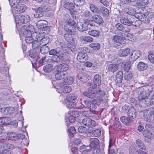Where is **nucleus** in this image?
Here are the masks:
<instances>
[{
    "label": "nucleus",
    "instance_id": "obj_1",
    "mask_svg": "<svg viewBox=\"0 0 154 154\" xmlns=\"http://www.w3.org/2000/svg\"><path fill=\"white\" fill-rule=\"evenodd\" d=\"M120 21L122 24L128 26L133 25L138 27L141 24V21L138 19L137 16L133 15H129L127 18L123 17L120 19Z\"/></svg>",
    "mask_w": 154,
    "mask_h": 154
},
{
    "label": "nucleus",
    "instance_id": "obj_2",
    "mask_svg": "<svg viewBox=\"0 0 154 154\" xmlns=\"http://www.w3.org/2000/svg\"><path fill=\"white\" fill-rule=\"evenodd\" d=\"M68 24L64 26L65 30L70 35H74L76 33L75 27L77 24L75 21L69 19L68 20Z\"/></svg>",
    "mask_w": 154,
    "mask_h": 154
},
{
    "label": "nucleus",
    "instance_id": "obj_3",
    "mask_svg": "<svg viewBox=\"0 0 154 154\" xmlns=\"http://www.w3.org/2000/svg\"><path fill=\"white\" fill-rule=\"evenodd\" d=\"M152 91V89L151 86L148 85L140 88L138 92V100L147 97L149 94V92Z\"/></svg>",
    "mask_w": 154,
    "mask_h": 154
},
{
    "label": "nucleus",
    "instance_id": "obj_4",
    "mask_svg": "<svg viewBox=\"0 0 154 154\" xmlns=\"http://www.w3.org/2000/svg\"><path fill=\"white\" fill-rule=\"evenodd\" d=\"M16 23H27L30 20V17L27 14L19 15L14 17Z\"/></svg>",
    "mask_w": 154,
    "mask_h": 154
},
{
    "label": "nucleus",
    "instance_id": "obj_5",
    "mask_svg": "<svg viewBox=\"0 0 154 154\" xmlns=\"http://www.w3.org/2000/svg\"><path fill=\"white\" fill-rule=\"evenodd\" d=\"M33 26L30 24L24 25L21 27L20 32L23 35L31 36V32L33 29Z\"/></svg>",
    "mask_w": 154,
    "mask_h": 154
},
{
    "label": "nucleus",
    "instance_id": "obj_6",
    "mask_svg": "<svg viewBox=\"0 0 154 154\" xmlns=\"http://www.w3.org/2000/svg\"><path fill=\"white\" fill-rule=\"evenodd\" d=\"M35 13L34 14V17L38 18L42 17L44 15L43 12L47 11V8L45 6H42L33 9Z\"/></svg>",
    "mask_w": 154,
    "mask_h": 154
},
{
    "label": "nucleus",
    "instance_id": "obj_7",
    "mask_svg": "<svg viewBox=\"0 0 154 154\" xmlns=\"http://www.w3.org/2000/svg\"><path fill=\"white\" fill-rule=\"evenodd\" d=\"M88 49L86 48H83V52H79L77 57V60L80 62H85L88 58V57L87 54L84 52V50L86 51Z\"/></svg>",
    "mask_w": 154,
    "mask_h": 154
},
{
    "label": "nucleus",
    "instance_id": "obj_8",
    "mask_svg": "<svg viewBox=\"0 0 154 154\" xmlns=\"http://www.w3.org/2000/svg\"><path fill=\"white\" fill-rule=\"evenodd\" d=\"M82 104L85 108L90 109L91 110H94L97 108L96 104L94 103L91 102L84 100L81 102Z\"/></svg>",
    "mask_w": 154,
    "mask_h": 154
},
{
    "label": "nucleus",
    "instance_id": "obj_9",
    "mask_svg": "<svg viewBox=\"0 0 154 154\" xmlns=\"http://www.w3.org/2000/svg\"><path fill=\"white\" fill-rule=\"evenodd\" d=\"M82 123L84 125L88 127H92L96 125L95 122L89 118L84 119L82 120Z\"/></svg>",
    "mask_w": 154,
    "mask_h": 154
},
{
    "label": "nucleus",
    "instance_id": "obj_10",
    "mask_svg": "<svg viewBox=\"0 0 154 154\" xmlns=\"http://www.w3.org/2000/svg\"><path fill=\"white\" fill-rule=\"evenodd\" d=\"M0 147L2 149H9L10 150L13 149L14 148H20L19 146H15L13 144L7 142L5 143H1L0 146Z\"/></svg>",
    "mask_w": 154,
    "mask_h": 154
},
{
    "label": "nucleus",
    "instance_id": "obj_11",
    "mask_svg": "<svg viewBox=\"0 0 154 154\" xmlns=\"http://www.w3.org/2000/svg\"><path fill=\"white\" fill-rule=\"evenodd\" d=\"M15 8V11L16 14H20L23 13L26 9V5L23 4H18L16 6Z\"/></svg>",
    "mask_w": 154,
    "mask_h": 154
},
{
    "label": "nucleus",
    "instance_id": "obj_12",
    "mask_svg": "<svg viewBox=\"0 0 154 154\" xmlns=\"http://www.w3.org/2000/svg\"><path fill=\"white\" fill-rule=\"evenodd\" d=\"M90 142L89 146L91 148H96L98 147L99 146V141L97 138H91L89 140Z\"/></svg>",
    "mask_w": 154,
    "mask_h": 154
},
{
    "label": "nucleus",
    "instance_id": "obj_13",
    "mask_svg": "<svg viewBox=\"0 0 154 154\" xmlns=\"http://www.w3.org/2000/svg\"><path fill=\"white\" fill-rule=\"evenodd\" d=\"M140 106L143 107H145L149 106V102L151 101L150 99L146 97L138 100Z\"/></svg>",
    "mask_w": 154,
    "mask_h": 154
},
{
    "label": "nucleus",
    "instance_id": "obj_14",
    "mask_svg": "<svg viewBox=\"0 0 154 154\" xmlns=\"http://www.w3.org/2000/svg\"><path fill=\"white\" fill-rule=\"evenodd\" d=\"M140 51H136L133 52L131 55L129 59L130 62H133L136 60L140 56Z\"/></svg>",
    "mask_w": 154,
    "mask_h": 154
},
{
    "label": "nucleus",
    "instance_id": "obj_15",
    "mask_svg": "<svg viewBox=\"0 0 154 154\" xmlns=\"http://www.w3.org/2000/svg\"><path fill=\"white\" fill-rule=\"evenodd\" d=\"M69 68V66L67 64L63 63L57 66L56 69V71L63 72L66 71Z\"/></svg>",
    "mask_w": 154,
    "mask_h": 154
},
{
    "label": "nucleus",
    "instance_id": "obj_16",
    "mask_svg": "<svg viewBox=\"0 0 154 154\" xmlns=\"http://www.w3.org/2000/svg\"><path fill=\"white\" fill-rule=\"evenodd\" d=\"M143 134L145 137L150 140L154 138V135L150 131L147 129L143 131Z\"/></svg>",
    "mask_w": 154,
    "mask_h": 154
},
{
    "label": "nucleus",
    "instance_id": "obj_17",
    "mask_svg": "<svg viewBox=\"0 0 154 154\" xmlns=\"http://www.w3.org/2000/svg\"><path fill=\"white\" fill-rule=\"evenodd\" d=\"M92 18L94 22L99 25H101L103 23V21L102 17L99 15H95Z\"/></svg>",
    "mask_w": 154,
    "mask_h": 154
},
{
    "label": "nucleus",
    "instance_id": "obj_18",
    "mask_svg": "<svg viewBox=\"0 0 154 154\" xmlns=\"http://www.w3.org/2000/svg\"><path fill=\"white\" fill-rule=\"evenodd\" d=\"M119 67V65L118 63H112L108 65L107 69L108 70L114 72L118 69Z\"/></svg>",
    "mask_w": 154,
    "mask_h": 154
},
{
    "label": "nucleus",
    "instance_id": "obj_19",
    "mask_svg": "<svg viewBox=\"0 0 154 154\" xmlns=\"http://www.w3.org/2000/svg\"><path fill=\"white\" fill-rule=\"evenodd\" d=\"M74 81V79L71 76H68L64 78L62 84L63 85H70L73 83Z\"/></svg>",
    "mask_w": 154,
    "mask_h": 154
},
{
    "label": "nucleus",
    "instance_id": "obj_20",
    "mask_svg": "<svg viewBox=\"0 0 154 154\" xmlns=\"http://www.w3.org/2000/svg\"><path fill=\"white\" fill-rule=\"evenodd\" d=\"M29 55L30 57L33 59L32 61L34 63H35L38 59V53L35 51L29 52Z\"/></svg>",
    "mask_w": 154,
    "mask_h": 154
},
{
    "label": "nucleus",
    "instance_id": "obj_21",
    "mask_svg": "<svg viewBox=\"0 0 154 154\" xmlns=\"http://www.w3.org/2000/svg\"><path fill=\"white\" fill-rule=\"evenodd\" d=\"M88 26L86 21L85 20L83 24L78 25L77 28L78 30L82 32L88 29Z\"/></svg>",
    "mask_w": 154,
    "mask_h": 154
},
{
    "label": "nucleus",
    "instance_id": "obj_22",
    "mask_svg": "<svg viewBox=\"0 0 154 154\" xmlns=\"http://www.w3.org/2000/svg\"><path fill=\"white\" fill-rule=\"evenodd\" d=\"M130 49L129 48L120 50L118 52L119 55L120 57L126 56L130 54Z\"/></svg>",
    "mask_w": 154,
    "mask_h": 154
},
{
    "label": "nucleus",
    "instance_id": "obj_23",
    "mask_svg": "<svg viewBox=\"0 0 154 154\" xmlns=\"http://www.w3.org/2000/svg\"><path fill=\"white\" fill-rule=\"evenodd\" d=\"M128 116L130 118L133 119L135 118L137 116L136 111L135 109L133 106H131L130 107L129 111L128 113Z\"/></svg>",
    "mask_w": 154,
    "mask_h": 154
},
{
    "label": "nucleus",
    "instance_id": "obj_24",
    "mask_svg": "<svg viewBox=\"0 0 154 154\" xmlns=\"http://www.w3.org/2000/svg\"><path fill=\"white\" fill-rule=\"evenodd\" d=\"M8 140L17 141L19 139L18 135L15 133H10L7 134Z\"/></svg>",
    "mask_w": 154,
    "mask_h": 154
},
{
    "label": "nucleus",
    "instance_id": "obj_25",
    "mask_svg": "<svg viewBox=\"0 0 154 154\" xmlns=\"http://www.w3.org/2000/svg\"><path fill=\"white\" fill-rule=\"evenodd\" d=\"M147 68V64L143 62H139L137 65V69L139 71H144Z\"/></svg>",
    "mask_w": 154,
    "mask_h": 154
},
{
    "label": "nucleus",
    "instance_id": "obj_26",
    "mask_svg": "<svg viewBox=\"0 0 154 154\" xmlns=\"http://www.w3.org/2000/svg\"><path fill=\"white\" fill-rule=\"evenodd\" d=\"M65 75V73L58 71H56V70H55V77L57 80H60L62 79H64Z\"/></svg>",
    "mask_w": 154,
    "mask_h": 154
},
{
    "label": "nucleus",
    "instance_id": "obj_27",
    "mask_svg": "<svg viewBox=\"0 0 154 154\" xmlns=\"http://www.w3.org/2000/svg\"><path fill=\"white\" fill-rule=\"evenodd\" d=\"M80 39L81 42H91L93 39L91 36H82L80 37Z\"/></svg>",
    "mask_w": 154,
    "mask_h": 154
},
{
    "label": "nucleus",
    "instance_id": "obj_28",
    "mask_svg": "<svg viewBox=\"0 0 154 154\" xmlns=\"http://www.w3.org/2000/svg\"><path fill=\"white\" fill-rule=\"evenodd\" d=\"M46 24H48V22L44 20H41L38 21L37 23V28L41 30L45 27V26Z\"/></svg>",
    "mask_w": 154,
    "mask_h": 154
},
{
    "label": "nucleus",
    "instance_id": "obj_29",
    "mask_svg": "<svg viewBox=\"0 0 154 154\" xmlns=\"http://www.w3.org/2000/svg\"><path fill=\"white\" fill-rule=\"evenodd\" d=\"M0 109L2 112H7V113L8 114H11L13 113L14 111V108L11 107L1 108Z\"/></svg>",
    "mask_w": 154,
    "mask_h": 154
},
{
    "label": "nucleus",
    "instance_id": "obj_30",
    "mask_svg": "<svg viewBox=\"0 0 154 154\" xmlns=\"http://www.w3.org/2000/svg\"><path fill=\"white\" fill-rule=\"evenodd\" d=\"M100 75L96 74L94 76L93 82L95 85L100 86L101 84Z\"/></svg>",
    "mask_w": 154,
    "mask_h": 154
},
{
    "label": "nucleus",
    "instance_id": "obj_31",
    "mask_svg": "<svg viewBox=\"0 0 154 154\" xmlns=\"http://www.w3.org/2000/svg\"><path fill=\"white\" fill-rule=\"evenodd\" d=\"M40 42L36 40H34V41L33 42L32 44L33 49L34 50H36L37 51H38V52L39 51V50L41 48V47L40 46Z\"/></svg>",
    "mask_w": 154,
    "mask_h": 154
},
{
    "label": "nucleus",
    "instance_id": "obj_32",
    "mask_svg": "<svg viewBox=\"0 0 154 154\" xmlns=\"http://www.w3.org/2000/svg\"><path fill=\"white\" fill-rule=\"evenodd\" d=\"M53 65L51 64H48L43 67V69L45 72L49 73L54 69Z\"/></svg>",
    "mask_w": 154,
    "mask_h": 154
},
{
    "label": "nucleus",
    "instance_id": "obj_33",
    "mask_svg": "<svg viewBox=\"0 0 154 154\" xmlns=\"http://www.w3.org/2000/svg\"><path fill=\"white\" fill-rule=\"evenodd\" d=\"M77 96L74 94H69L66 97L67 102H75L77 99Z\"/></svg>",
    "mask_w": 154,
    "mask_h": 154
},
{
    "label": "nucleus",
    "instance_id": "obj_34",
    "mask_svg": "<svg viewBox=\"0 0 154 154\" xmlns=\"http://www.w3.org/2000/svg\"><path fill=\"white\" fill-rule=\"evenodd\" d=\"M63 54L62 52H61V55L57 54L52 56L51 57V59L53 61L57 63L59 62L60 60V57H62L63 56Z\"/></svg>",
    "mask_w": 154,
    "mask_h": 154
},
{
    "label": "nucleus",
    "instance_id": "obj_35",
    "mask_svg": "<svg viewBox=\"0 0 154 154\" xmlns=\"http://www.w3.org/2000/svg\"><path fill=\"white\" fill-rule=\"evenodd\" d=\"M100 33L98 30H96L92 29L88 31V34L89 35L97 38L99 36Z\"/></svg>",
    "mask_w": 154,
    "mask_h": 154
},
{
    "label": "nucleus",
    "instance_id": "obj_36",
    "mask_svg": "<svg viewBox=\"0 0 154 154\" xmlns=\"http://www.w3.org/2000/svg\"><path fill=\"white\" fill-rule=\"evenodd\" d=\"M89 8L91 11L94 13H99L100 12L99 8L93 4H90Z\"/></svg>",
    "mask_w": 154,
    "mask_h": 154
},
{
    "label": "nucleus",
    "instance_id": "obj_37",
    "mask_svg": "<svg viewBox=\"0 0 154 154\" xmlns=\"http://www.w3.org/2000/svg\"><path fill=\"white\" fill-rule=\"evenodd\" d=\"M100 11L104 16L108 17L109 15V10L104 7H101Z\"/></svg>",
    "mask_w": 154,
    "mask_h": 154
},
{
    "label": "nucleus",
    "instance_id": "obj_38",
    "mask_svg": "<svg viewBox=\"0 0 154 154\" xmlns=\"http://www.w3.org/2000/svg\"><path fill=\"white\" fill-rule=\"evenodd\" d=\"M120 119L121 121L124 124L126 125H128L130 122V118L125 116L121 117Z\"/></svg>",
    "mask_w": 154,
    "mask_h": 154
},
{
    "label": "nucleus",
    "instance_id": "obj_39",
    "mask_svg": "<svg viewBox=\"0 0 154 154\" xmlns=\"http://www.w3.org/2000/svg\"><path fill=\"white\" fill-rule=\"evenodd\" d=\"M49 48L48 46L43 45L41 47L39 51L43 54H46L49 52Z\"/></svg>",
    "mask_w": 154,
    "mask_h": 154
},
{
    "label": "nucleus",
    "instance_id": "obj_40",
    "mask_svg": "<svg viewBox=\"0 0 154 154\" xmlns=\"http://www.w3.org/2000/svg\"><path fill=\"white\" fill-rule=\"evenodd\" d=\"M143 117L146 121H150L152 118V115L146 110L144 112Z\"/></svg>",
    "mask_w": 154,
    "mask_h": 154
},
{
    "label": "nucleus",
    "instance_id": "obj_41",
    "mask_svg": "<svg viewBox=\"0 0 154 154\" xmlns=\"http://www.w3.org/2000/svg\"><path fill=\"white\" fill-rule=\"evenodd\" d=\"M7 136L6 134L1 133H0V144L5 143L7 140Z\"/></svg>",
    "mask_w": 154,
    "mask_h": 154
},
{
    "label": "nucleus",
    "instance_id": "obj_42",
    "mask_svg": "<svg viewBox=\"0 0 154 154\" xmlns=\"http://www.w3.org/2000/svg\"><path fill=\"white\" fill-rule=\"evenodd\" d=\"M88 91L91 94H93L94 96V98L95 97V94L96 93V91H97V87L95 86H91L89 87L88 89Z\"/></svg>",
    "mask_w": 154,
    "mask_h": 154
},
{
    "label": "nucleus",
    "instance_id": "obj_43",
    "mask_svg": "<svg viewBox=\"0 0 154 154\" xmlns=\"http://www.w3.org/2000/svg\"><path fill=\"white\" fill-rule=\"evenodd\" d=\"M50 41L49 38L48 36H44L40 41V45L42 46L46 45Z\"/></svg>",
    "mask_w": 154,
    "mask_h": 154
},
{
    "label": "nucleus",
    "instance_id": "obj_44",
    "mask_svg": "<svg viewBox=\"0 0 154 154\" xmlns=\"http://www.w3.org/2000/svg\"><path fill=\"white\" fill-rule=\"evenodd\" d=\"M61 50L58 51V49L56 48V49H53L51 50L50 51H49V54L50 55L54 56L57 54H58L59 55H61Z\"/></svg>",
    "mask_w": 154,
    "mask_h": 154
},
{
    "label": "nucleus",
    "instance_id": "obj_45",
    "mask_svg": "<svg viewBox=\"0 0 154 154\" xmlns=\"http://www.w3.org/2000/svg\"><path fill=\"white\" fill-rule=\"evenodd\" d=\"M112 40L116 43L119 42L121 43V42H125L123 39L122 37L118 35L114 36L112 38Z\"/></svg>",
    "mask_w": 154,
    "mask_h": 154
},
{
    "label": "nucleus",
    "instance_id": "obj_46",
    "mask_svg": "<svg viewBox=\"0 0 154 154\" xmlns=\"http://www.w3.org/2000/svg\"><path fill=\"white\" fill-rule=\"evenodd\" d=\"M87 77V75L84 74L82 75H79L78 76V79L83 83H86L88 81Z\"/></svg>",
    "mask_w": 154,
    "mask_h": 154
},
{
    "label": "nucleus",
    "instance_id": "obj_47",
    "mask_svg": "<svg viewBox=\"0 0 154 154\" xmlns=\"http://www.w3.org/2000/svg\"><path fill=\"white\" fill-rule=\"evenodd\" d=\"M83 16L85 18L86 20H88L92 16V13L88 10L84 11L83 14Z\"/></svg>",
    "mask_w": 154,
    "mask_h": 154
},
{
    "label": "nucleus",
    "instance_id": "obj_48",
    "mask_svg": "<svg viewBox=\"0 0 154 154\" xmlns=\"http://www.w3.org/2000/svg\"><path fill=\"white\" fill-rule=\"evenodd\" d=\"M89 46L95 50H98L100 48V45L97 43H92L89 45Z\"/></svg>",
    "mask_w": 154,
    "mask_h": 154
},
{
    "label": "nucleus",
    "instance_id": "obj_49",
    "mask_svg": "<svg viewBox=\"0 0 154 154\" xmlns=\"http://www.w3.org/2000/svg\"><path fill=\"white\" fill-rule=\"evenodd\" d=\"M149 2V0H137V4L140 6H144L147 5Z\"/></svg>",
    "mask_w": 154,
    "mask_h": 154
},
{
    "label": "nucleus",
    "instance_id": "obj_50",
    "mask_svg": "<svg viewBox=\"0 0 154 154\" xmlns=\"http://www.w3.org/2000/svg\"><path fill=\"white\" fill-rule=\"evenodd\" d=\"M24 36L26 37L25 41L28 44L32 43V44L33 42L34 41V40H35L31 36H28V35Z\"/></svg>",
    "mask_w": 154,
    "mask_h": 154
},
{
    "label": "nucleus",
    "instance_id": "obj_51",
    "mask_svg": "<svg viewBox=\"0 0 154 154\" xmlns=\"http://www.w3.org/2000/svg\"><path fill=\"white\" fill-rule=\"evenodd\" d=\"M73 4L72 3L66 2L64 5V6L67 9L69 8L70 9L74 10L75 8L74 6H73Z\"/></svg>",
    "mask_w": 154,
    "mask_h": 154
},
{
    "label": "nucleus",
    "instance_id": "obj_52",
    "mask_svg": "<svg viewBox=\"0 0 154 154\" xmlns=\"http://www.w3.org/2000/svg\"><path fill=\"white\" fill-rule=\"evenodd\" d=\"M136 143L138 146L143 150H145L146 147L142 142L139 139H137L136 141Z\"/></svg>",
    "mask_w": 154,
    "mask_h": 154
},
{
    "label": "nucleus",
    "instance_id": "obj_53",
    "mask_svg": "<svg viewBox=\"0 0 154 154\" xmlns=\"http://www.w3.org/2000/svg\"><path fill=\"white\" fill-rule=\"evenodd\" d=\"M9 1L11 6L15 7L18 5L20 0H9Z\"/></svg>",
    "mask_w": 154,
    "mask_h": 154
},
{
    "label": "nucleus",
    "instance_id": "obj_54",
    "mask_svg": "<svg viewBox=\"0 0 154 154\" xmlns=\"http://www.w3.org/2000/svg\"><path fill=\"white\" fill-rule=\"evenodd\" d=\"M103 100L101 97L97 96L95 99L93 100L92 102L97 105H99L100 103L103 102Z\"/></svg>",
    "mask_w": 154,
    "mask_h": 154
},
{
    "label": "nucleus",
    "instance_id": "obj_55",
    "mask_svg": "<svg viewBox=\"0 0 154 154\" xmlns=\"http://www.w3.org/2000/svg\"><path fill=\"white\" fill-rule=\"evenodd\" d=\"M76 106V103L75 102H67L66 107L68 109L75 108Z\"/></svg>",
    "mask_w": 154,
    "mask_h": 154
},
{
    "label": "nucleus",
    "instance_id": "obj_56",
    "mask_svg": "<svg viewBox=\"0 0 154 154\" xmlns=\"http://www.w3.org/2000/svg\"><path fill=\"white\" fill-rule=\"evenodd\" d=\"M137 18L141 22V21H145L144 19H147V20H148V18L146 16V15L144 14H139L137 16Z\"/></svg>",
    "mask_w": 154,
    "mask_h": 154
},
{
    "label": "nucleus",
    "instance_id": "obj_57",
    "mask_svg": "<svg viewBox=\"0 0 154 154\" xmlns=\"http://www.w3.org/2000/svg\"><path fill=\"white\" fill-rule=\"evenodd\" d=\"M115 26L117 30H119L123 31L124 29V26L120 23H117L115 25Z\"/></svg>",
    "mask_w": 154,
    "mask_h": 154
},
{
    "label": "nucleus",
    "instance_id": "obj_58",
    "mask_svg": "<svg viewBox=\"0 0 154 154\" xmlns=\"http://www.w3.org/2000/svg\"><path fill=\"white\" fill-rule=\"evenodd\" d=\"M93 154H104L103 151L98 148V147L94 148L93 150Z\"/></svg>",
    "mask_w": 154,
    "mask_h": 154
},
{
    "label": "nucleus",
    "instance_id": "obj_59",
    "mask_svg": "<svg viewBox=\"0 0 154 154\" xmlns=\"http://www.w3.org/2000/svg\"><path fill=\"white\" fill-rule=\"evenodd\" d=\"M123 69L124 71L128 72L130 68V65L129 63H125L123 64Z\"/></svg>",
    "mask_w": 154,
    "mask_h": 154
},
{
    "label": "nucleus",
    "instance_id": "obj_60",
    "mask_svg": "<svg viewBox=\"0 0 154 154\" xmlns=\"http://www.w3.org/2000/svg\"><path fill=\"white\" fill-rule=\"evenodd\" d=\"M137 150L134 146H131L129 149L130 154H136Z\"/></svg>",
    "mask_w": 154,
    "mask_h": 154
},
{
    "label": "nucleus",
    "instance_id": "obj_61",
    "mask_svg": "<svg viewBox=\"0 0 154 154\" xmlns=\"http://www.w3.org/2000/svg\"><path fill=\"white\" fill-rule=\"evenodd\" d=\"M85 0H74V4L76 6H81L84 2Z\"/></svg>",
    "mask_w": 154,
    "mask_h": 154
},
{
    "label": "nucleus",
    "instance_id": "obj_62",
    "mask_svg": "<svg viewBox=\"0 0 154 154\" xmlns=\"http://www.w3.org/2000/svg\"><path fill=\"white\" fill-rule=\"evenodd\" d=\"M124 78L126 80L130 81L133 79L132 75L131 73H127L125 75Z\"/></svg>",
    "mask_w": 154,
    "mask_h": 154
},
{
    "label": "nucleus",
    "instance_id": "obj_63",
    "mask_svg": "<svg viewBox=\"0 0 154 154\" xmlns=\"http://www.w3.org/2000/svg\"><path fill=\"white\" fill-rule=\"evenodd\" d=\"M96 92V94H98L102 96H104L105 94V92L104 91H102L99 87H97V91Z\"/></svg>",
    "mask_w": 154,
    "mask_h": 154
},
{
    "label": "nucleus",
    "instance_id": "obj_64",
    "mask_svg": "<svg viewBox=\"0 0 154 154\" xmlns=\"http://www.w3.org/2000/svg\"><path fill=\"white\" fill-rule=\"evenodd\" d=\"M72 88L69 86H66L64 87L63 89V91L64 93H69L71 91Z\"/></svg>",
    "mask_w": 154,
    "mask_h": 154
}]
</instances>
